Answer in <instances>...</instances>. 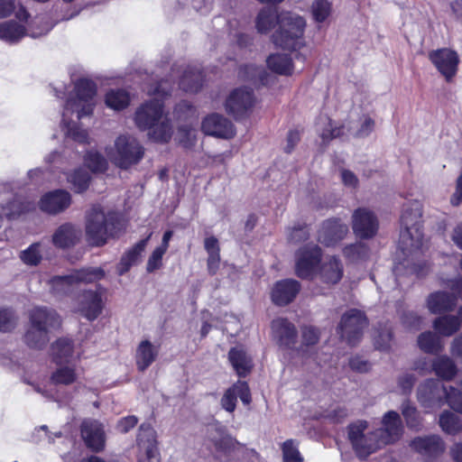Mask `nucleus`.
I'll use <instances>...</instances> for the list:
<instances>
[{
	"label": "nucleus",
	"mask_w": 462,
	"mask_h": 462,
	"mask_svg": "<svg viewBox=\"0 0 462 462\" xmlns=\"http://www.w3.org/2000/svg\"><path fill=\"white\" fill-rule=\"evenodd\" d=\"M106 154L115 165L126 170L143 159L144 149L135 137L121 134L115 140L114 146L106 149Z\"/></svg>",
	"instance_id": "obj_7"
},
{
	"label": "nucleus",
	"mask_w": 462,
	"mask_h": 462,
	"mask_svg": "<svg viewBox=\"0 0 462 462\" xmlns=\"http://www.w3.org/2000/svg\"><path fill=\"white\" fill-rule=\"evenodd\" d=\"M392 332L385 328L374 337L375 347L380 350H388L391 346Z\"/></svg>",
	"instance_id": "obj_57"
},
{
	"label": "nucleus",
	"mask_w": 462,
	"mask_h": 462,
	"mask_svg": "<svg viewBox=\"0 0 462 462\" xmlns=\"http://www.w3.org/2000/svg\"><path fill=\"white\" fill-rule=\"evenodd\" d=\"M275 23L278 24V29L272 35V42L276 47L296 51L304 45L306 21L302 16L291 12H282L277 15L270 8L260 11L256 18V29L259 32H269Z\"/></svg>",
	"instance_id": "obj_1"
},
{
	"label": "nucleus",
	"mask_w": 462,
	"mask_h": 462,
	"mask_svg": "<svg viewBox=\"0 0 462 462\" xmlns=\"http://www.w3.org/2000/svg\"><path fill=\"white\" fill-rule=\"evenodd\" d=\"M383 428L376 430L383 446L397 441L402 435L403 428L401 418L396 411L386 412L382 420Z\"/></svg>",
	"instance_id": "obj_18"
},
{
	"label": "nucleus",
	"mask_w": 462,
	"mask_h": 462,
	"mask_svg": "<svg viewBox=\"0 0 462 462\" xmlns=\"http://www.w3.org/2000/svg\"><path fill=\"white\" fill-rule=\"evenodd\" d=\"M134 123L140 130H148L150 139L168 143L172 136V126L164 113L162 103L154 98L140 106L134 114Z\"/></svg>",
	"instance_id": "obj_3"
},
{
	"label": "nucleus",
	"mask_w": 462,
	"mask_h": 462,
	"mask_svg": "<svg viewBox=\"0 0 462 462\" xmlns=\"http://www.w3.org/2000/svg\"><path fill=\"white\" fill-rule=\"evenodd\" d=\"M71 202L70 195L65 190H55L45 194L40 200V208L48 214L56 215L65 210Z\"/></svg>",
	"instance_id": "obj_23"
},
{
	"label": "nucleus",
	"mask_w": 462,
	"mask_h": 462,
	"mask_svg": "<svg viewBox=\"0 0 462 462\" xmlns=\"http://www.w3.org/2000/svg\"><path fill=\"white\" fill-rule=\"evenodd\" d=\"M89 180V174L82 169L75 171L69 179L77 192H81L87 189L88 187Z\"/></svg>",
	"instance_id": "obj_51"
},
{
	"label": "nucleus",
	"mask_w": 462,
	"mask_h": 462,
	"mask_svg": "<svg viewBox=\"0 0 462 462\" xmlns=\"http://www.w3.org/2000/svg\"><path fill=\"white\" fill-rule=\"evenodd\" d=\"M429 59L447 82H451L458 70L459 56L457 51L442 48L429 53Z\"/></svg>",
	"instance_id": "obj_10"
},
{
	"label": "nucleus",
	"mask_w": 462,
	"mask_h": 462,
	"mask_svg": "<svg viewBox=\"0 0 462 462\" xmlns=\"http://www.w3.org/2000/svg\"><path fill=\"white\" fill-rule=\"evenodd\" d=\"M411 446L417 452L428 456L440 454L445 449L444 442L437 435L416 438L411 441Z\"/></svg>",
	"instance_id": "obj_29"
},
{
	"label": "nucleus",
	"mask_w": 462,
	"mask_h": 462,
	"mask_svg": "<svg viewBox=\"0 0 462 462\" xmlns=\"http://www.w3.org/2000/svg\"><path fill=\"white\" fill-rule=\"evenodd\" d=\"M137 421L135 416L125 417L118 421L117 430L122 433H126L137 424Z\"/></svg>",
	"instance_id": "obj_60"
},
{
	"label": "nucleus",
	"mask_w": 462,
	"mask_h": 462,
	"mask_svg": "<svg viewBox=\"0 0 462 462\" xmlns=\"http://www.w3.org/2000/svg\"><path fill=\"white\" fill-rule=\"evenodd\" d=\"M51 289L53 293L61 295L73 291L78 288L72 273L65 276H55L50 281Z\"/></svg>",
	"instance_id": "obj_40"
},
{
	"label": "nucleus",
	"mask_w": 462,
	"mask_h": 462,
	"mask_svg": "<svg viewBox=\"0 0 462 462\" xmlns=\"http://www.w3.org/2000/svg\"><path fill=\"white\" fill-rule=\"evenodd\" d=\"M38 318L39 316H33L32 326L29 325L24 336L26 344L32 348H42L50 340L51 332L39 327Z\"/></svg>",
	"instance_id": "obj_32"
},
{
	"label": "nucleus",
	"mask_w": 462,
	"mask_h": 462,
	"mask_svg": "<svg viewBox=\"0 0 462 462\" xmlns=\"http://www.w3.org/2000/svg\"><path fill=\"white\" fill-rule=\"evenodd\" d=\"M40 248L41 245L39 243L31 245L28 248L20 253L21 261L26 265H37L42 260Z\"/></svg>",
	"instance_id": "obj_47"
},
{
	"label": "nucleus",
	"mask_w": 462,
	"mask_h": 462,
	"mask_svg": "<svg viewBox=\"0 0 462 462\" xmlns=\"http://www.w3.org/2000/svg\"><path fill=\"white\" fill-rule=\"evenodd\" d=\"M151 237V234L145 238L138 242L134 247L128 250L121 258L117 264L116 271L119 275L125 274L129 271L131 266L134 264L141 254V253L146 247L147 242Z\"/></svg>",
	"instance_id": "obj_33"
},
{
	"label": "nucleus",
	"mask_w": 462,
	"mask_h": 462,
	"mask_svg": "<svg viewBox=\"0 0 462 462\" xmlns=\"http://www.w3.org/2000/svg\"><path fill=\"white\" fill-rule=\"evenodd\" d=\"M283 462H302L303 458L299 451L298 443L288 439L282 446Z\"/></svg>",
	"instance_id": "obj_48"
},
{
	"label": "nucleus",
	"mask_w": 462,
	"mask_h": 462,
	"mask_svg": "<svg viewBox=\"0 0 462 462\" xmlns=\"http://www.w3.org/2000/svg\"><path fill=\"white\" fill-rule=\"evenodd\" d=\"M211 440L217 450H225L231 444V438L222 431L211 434Z\"/></svg>",
	"instance_id": "obj_58"
},
{
	"label": "nucleus",
	"mask_w": 462,
	"mask_h": 462,
	"mask_svg": "<svg viewBox=\"0 0 462 462\" xmlns=\"http://www.w3.org/2000/svg\"><path fill=\"white\" fill-rule=\"evenodd\" d=\"M352 228L356 236L370 238L378 230V221L374 213L366 208H357L352 216Z\"/></svg>",
	"instance_id": "obj_16"
},
{
	"label": "nucleus",
	"mask_w": 462,
	"mask_h": 462,
	"mask_svg": "<svg viewBox=\"0 0 462 462\" xmlns=\"http://www.w3.org/2000/svg\"><path fill=\"white\" fill-rule=\"evenodd\" d=\"M439 426L448 434L455 435L462 429L459 418L450 411H444L439 417Z\"/></svg>",
	"instance_id": "obj_44"
},
{
	"label": "nucleus",
	"mask_w": 462,
	"mask_h": 462,
	"mask_svg": "<svg viewBox=\"0 0 462 462\" xmlns=\"http://www.w3.org/2000/svg\"><path fill=\"white\" fill-rule=\"evenodd\" d=\"M415 378L411 374H404L399 379V386L403 393H408L411 391Z\"/></svg>",
	"instance_id": "obj_64"
},
{
	"label": "nucleus",
	"mask_w": 462,
	"mask_h": 462,
	"mask_svg": "<svg viewBox=\"0 0 462 462\" xmlns=\"http://www.w3.org/2000/svg\"><path fill=\"white\" fill-rule=\"evenodd\" d=\"M427 308L432 314L452 310L457 303V298L444 291L430 293L426 300Z\"/></svg>",
	"instance_id": "obj_28"
},
{
	"label": "nucleus",
	"mask_w": 462,
	"mask_h": 462,
	"mask_svg": "<svg viewBox=\"0 0 462 462\" xmlns=\"http://www.w3.org/2000/svg\"><path fill=\"white\" fill-rule=\"evenodd\" d=\"M16 18L19 19V23L14 20L0 23L1 40L14 43L25 35L37 38L46 34L51 29V25L43 22L41 17H35L28 22L29 14L23 8L18 10Z\"/></svg>",
	"instance_id": "obj_5"
},
{
	"label": "nucleus",
	"mask_w": 462,
	"mask_h": 462,
	"mask_svg": "<svg viewBox=\"0 0 462 462\" xmlns=\"http://www.w3.org/2000/svg\"><path fill=\"white\" fill-rule=\"evenodd\" d=\"M165 253L166 251L160 247H156L153 250L146 263V271L148 273H153L154 271L161 268L162 264V256Z\"/></svg>",
	"instance_id": "obj_54"
},
{
	"label": "nucleus",
	"mask_w": 462,
	"mask_h": 462,
	"mask_svg": "<svg viewBox=\"0 0 462 462\" xmlns=\"http://www.w3.org/2000/svg\"><path fill=\"white\" fill-rule=\"evenodd\" d=\"M85 229L87 240L90 245H103L113 236L115 216L98 206H94L86 214Z\"/></svg>",
	"instance_id": "obj_6"
},
{
	"label": "nucleus",
	"mask_w": 462,
	"mask_h": 462,
	"mask_svg": "<svg viewBox=\"0 0 462 462\" xmlns=\"http://www.w3.org/2000/svg\"><path fill=\"white\" fill-rule=\"evenodd\" d=\"M318 273L324 283L336 284L343 277V263L337 256H329L320 264Z\"/></svg>",
	"instance_id": "obj_24"
},
{
	"label": "nucleus",
	"mask_w": 462,
	"mask_h": 462,
	"mask_svg": "<svg viewBox=\"0 0 462 462\" xmlns=\"http://www.w3.org/2000/svg\"><path fill=\"white\" fill-rule=\"evenodd\" d=\"M432 371L441 379L450 381L457 374V366L449 357L441 356L433 360Z\"/></svg>",
	"instance_id": "obj_36"
},
{
	"label": "nucleus",
	"mask_w": 462,
	"mask_h": 462,
	"mask_svg": "<svg viewBox=\"0 0 462 462\" xmlns=\"http://www.w3.org/2000/svg\"><path fill=\"white\" fill-rule=\"evenodd\" d=\"M81 434L87 446L98 451L104 448L105 435L100 423L96 420H86L81 425Z\"/></svg>",
	"instance_id": "obj_25"
},
{
	"label": "nucleus",
	"mask_w": 462,
	"mask_h": 462,
	"mask_svg": "<svg viewBox=\"0 0 462 462\" xmlns=\"http://www.w3.org/2000/svg\"><path fill=\"white\" fill-rule=\"evenodd\" d=\"M422 206L417 200L405 204L401 217L403 229L400 235V248L411 260L418 259L423 253V235L420 230Z\"/></svg>",
	"instance_id": "obj_4"
},
{
	"label": "nucleus",
	"mask_w": 462,
	"mask_h": 462,
	"mask_svg": "<svg viewBox=\"0 0 462 462\" xmlns=\"http://www.w3.org/2000/svg\"><path fill=\"white\" fill-rule=\"evenodd\" d=\"M341 180L346 187L351 189L356 188L358 184V179L356 178V176L348 170L341 171Z\"/></svg>",
	"instance_id": "obj_62"
},
{
	"label": "nucleus",
	"mask_w": 462,
	"mask_h": 462,
	"mask_svg": "<svg viewBox=\"0 0 462 462\" xmlns=\"http://www.w3.org/2000/svg\"><path fill=\"white\" fill-rule=\"evenodd\" d=\"M237 397L244 404L251 402L250 389L245 382L237 381L225 392L220 401L222 408L228 412H233L236 407Z\"/></svg>",
	"instance_id": "obj_22"
},
{
	"label": "nucleus",
	"mask_w": 462,
	"mask_h": 462,
	"mask_svg": "<svg viewBox=\"0 0 462 462\" xmlns=\"http://www.w3.org/2000/svg\"><path fill=\"white\" fill-rule=\"evenodd\" d=\"M60 366L52 373L51 380L55 384L70 385L74 383L79 374L75 366L59 364Z\"/></svg>",
	"instance_id": "obj_37"
},
{
	"label": "nucleus",
	"mask_w": 462,
	"mask_h": 462,
	"mask_svg": "<svg viewBox=\"0 0 462 462\" xmlns=\"http://www.w3.org/2000/svg\"><path fill=\"white\" fill-rule=\"evenodd\" d=\"M80 238V231L72 224L60 226L52 235V243L56 247L68 248L75 245Z\"/></svg>",
	"instance_id": "obj_27"
},
{
	"label": "nucleus",
	"mask_w": 462,
	"mask_h": 462,
	"mask_svg": "<svg viewBox=\"0 0 462 462\" xmlns=\"http://www.w3.org/2000/svg\"><path fill=\"white\" fill-rule=\"evenodd\" d=\"M348 226L339 219L326 220L318 234V240L325 246H334L345 238Z\"/></svg>",
	"instance_id": "obj_17"
},
{
	"label": "nucleus",
	"mask_w": 462,
	"mask_h": 462,
	"mask_svg": "<svg viewBox=\"0 0 462 462\" xmlns=\"http://www.w3.org/2000/svg\"><path fill=\"white\" fill-rule=\"evenodd\" d=\"M446 402L455 411L462 413V393L450 387L445 392Z\"/></svg>",
	"instance_id": "obj_53"
},
{
	"label": "nucleus",
	"mask_w": 462,
	"mask_h": 462,
	"mask_svg": "<svg viewBox=\"0 0 462 462\" xmlns=\"http://www.w3.org/2000/svg\"><path fill=\"white\" fill-rule=\"evenodd\" d=\"M85 163L93 172L104 171L107 167L106 160L97 152H89L85 157Z\"/></svg>",
	"instance_id": "obj_49"
},
{
	"label": "nucleus",
	"mask_w": 462,
	"mask_h": 462,
	"mask_svg": "<svg viewBox=\"0 0 462 462\" xmlns=\"http://www.w3.org/2000/svg\"><path fill=\"white\" fill-rule=\"evenodd\" d=\"M366 325V318L363 312L357 310H350L342 316L338 332L348 344L355 345L360 340L363 329Z\"/></svg>",
	"instance_id": "obj_9"
},
{
	"label": "nucleus",
	"mask_w": 462,
	"mask_h": 462,
	"mask_svg": "<svg viewBox=\"0 0 462 462\" xmlns=\"http://www.w3.org/2000/svg\"><path fill=\"white\" fill-rule=\"evenodd\" d=\"M254 93L245 88L234 89L225 102V109L235 117H240L251 111L255 105Z\"/></svg>",
	"instance_id": "obj_12"
},
{
	"label": "nucleus",
	"mask_w": 462,
	"mask_h": 462,
	"mask_svg": "<svg viewBox=\"0 0 462 462\" xmlns=\"http://www.w3.org/2000/svg\"><path fill=\"white\" fill-rule=\"evenodd\" d=\"M321 249L316 245H307L296 254L295 273L300 278H310L317 272L321 260Z\"/></svg>",
	"instance_id": "obj_11"
},
{
	"label": "nucleus",
	"mask_w": 462,
	"mask_h": 462,
	"mask_svg": "<svg viewBox=\"0 0 462 462\" xmlns=\"http://www.w3.org/2000/svg\"><path fill=\"white\" fill-rule=\"evenodd\" d=\"M100 290L98 286L95 291H84L77 298L76 310L90 321L95 320L103 310Z\"/></svg>",
	"instance_id": "obj_13"
},
{
	"label": "nucleus",
	"mask_w": 462,
	"mask_h": 462,
	"mask_svg": "<svg viewBox=\"0 0 462 462\" xmlns=\"http://www.w3.org/2000/svg\"><path fill=\"white\" fill-rule=\"evenodd\" d=\"M402 323L411 330H418L420 328L422 319L417 314L409 312L402 317Z\"/></svg>",
	"instance_id": "obj_59"
},
{
	"label": "nucleus",
	"mask_w": 462,
	"mask_h": 462,
	"mask_svg": "<svg viewBox=\"0 0 462 462\" xmlns=\"http://www.w3.org/2000/svg\"><path fill=\"white\" fill-rule=\"evenodd\" d=\"M137 446L139 449V462H159L156 448L155 430L148 424L140 426L137 436Z\"/></svg>",
	"instance_id": "obj_14"
},
{
	"label": "nucleus",
	"mask_w": 462,
	"mask_h": 462,
	"mask_svg": "<svg viewBox=\"0 0 462 462\" xmlns=\"http://www.w3.org/2000/svg\"><path fill=\"white\" fill-rule=\"evenodd\" d=\"M158 348L149 340H143L136 348L135 362L139 371L146 370L156 359Z\"/></svg>",
	"instance_id": "obj_31"
},
{
	"label": "nucleus",
	"mask_w": 462,
	"mask_h": 462,
	"mask_svg": "<svg viewBox=\"0 0 462 462\" xmlns=\"http://www.w3.org/2000/svg\"><path fill=\"white\" fill-rule=\"evenodd\" d=\"M433 328L439 334L449 337L459 329L460 320L456 316H443L434 320Z\"/></svg>",
	"instance_id": "obj_39"
},
{
	"label": "nucleus",
	"mask_w": 462,
	"mask_h": 462,
	"mask_svg": "<svg viewBox=\"0 0 462 462\" xmlns=\"http://www.w3.org/2000/svg\"><path fill=\"white\" fill-rule=\"evenodd\" d=\"M418 346L423 352L429 354H436L443 348L439 337L430 331L423 332L419 336Z\"/></svg>",
	"instance_id": "obj_42"
},
{
	"label": "nucleus",
	"mask_w": 462,
	"mask_h": 462,
	"mask_svg": "<svg viewBox=\"0 0 462 462\" xmlns=\"http://www.w3.org/2000/svg\"><path fill=\"white\" fill-rule=\"evenodd\" d=\"M272 336L276 342L286 348H292L296 342L297 330L288 319L277 318L271 324Z\"/></svg>",
	"instance_id": "obj_20"
},
{
	"label": "nucleus",
	"mask_w": 462,
	"mask_h": 462,
	"mask_svg": "<svg viewBox=\"0 0 462 462\" xmlns=\"http://www.w3.org/2000/svg\"><path fill=\"white\" fill-rule=\"evenodd\" d=\"M177 138L185 147H189L196 141V131L191 127H180Z\"/></svg>",
	"instance_id": "obj_56"
},
{
	"label": "nucleus",
	"mask_w": 462,
	"mask_h": 462,
	"mask_svg": "<svg viewBox=\"0 0 462 462\" xmlns=\"http://www.w3.org/2000/svg\"><path fill=\"white\" fill-rule=\"evenodd\" d=\"M33 316H39V327L47 331L58 328L60 326V319L57 312L46 307H35L29 312L30 325L32 326Z\"/></svg>",
	"instance_id": "obj_30"
},
{
	"label": "nucleus",
	"mask_w": 462,
	"mask_h": 462,
	"mask_svg": "<svg viewBox=\"0 0 462 462\" xmlns=\"http://www.w3.org/2000/svg\"><path fill=\"white\" fill-rule=\"evenodd\" d=\"M179 84L184 91L197 92L202 86L201 71L196 69L185 70Z\"/></svg>",
	"instance_id": "obj_41"
},
{
	"label": "nucleus",
	"mask_w": 462,
	"mask_h": 462,
	"mask_svg": "<svg viewBox=\"0 0 462 462\" xmlns=\"http://www.w3.org/2000/svg\"><path fill=\"white\" fill-rule=\"evenodd\" d=\"M300 139V134L297 130H291L286 138L287 144L284 148L286 152H291Z\"/></svg>",
	"instance_id": "obj_63"
},
{
	"label": "nucleus",
	"mask_w": 462,
	"mask_h": 462,
	"mask_svg": "<svg viewBox=\"0 0 462 462\" xmlns=\"http://www.w3.org/2000/svg\"><path fill=\"white\" fill-rule=\"evenodd\" d=\"M300 290V284L295 280L285 279L279 281L272 290V300L275 305L285 306L296 298Z\"/></svg>",
	"instance_id": "obj_21"
},
{
	"label": "nucleus",
	"mask_w": 462,
	"mask_h": 462,
	"mask_svg": "<svg viewBox=\"0 0 462 462\" xmlns=\"http://www.w3.org/2000/svg\"><path fill=\"white\" fill-rule=\"evenodd\" d=\"M228 361L240 377L246 376L253 368V360L250 355L241 346L232 347L228 352Z\"/></svg>",
	"instance_id": "obj_26"
},
{
	"label": "nucleus",
	"mask_w": 462,
	"mask_h": 462,
	"mask_svg": "<svg viewBox=\"0 0 462 462\" xmlns=\"http://www.w3.org/2000/svg\"><path fill=\"white\" fill-rule=\"evenodd\" d=\"M53 360L57 364H68L73 357L74 346L70 340L60 338L51 346Z\"/></svg>",
	"instance_id": "obj_34"
},
{
	"label": "nucleus",
	"mask_w": 462,
	"mask_h": 462,
	"mask_svg": "<svg viewBox=\"0 0 462 462\" xmlns=\"http://www.w3.org/2000/svg\"><path fill=\"white\" fill-rule=\"evenodd\" d=\"M319 339L318 330L312 327H305L302 328L301 346L297 349L298 353L301 356L305 355L304 346H314Z\"/></svg>",
	"instance_id": "obj_50"
},
{
	"label": "nucleus",
	"mask_w": 462,
	"mask_h": 462,
	"mask_svg": "<svg viewBox=\"0 0 462 462\" xmlns=\"http://www.w3.org/2000/svg\"><path fill=\"white\" fill-rule=\"evenodd\" d=\"M106 105L114 109L121 110L125 108L130 103L129 94L123 89L110 90L106 95Z\"/></svg>",
	"instance_id": "obj_43"
},
{
	"label": "nucleus",
	"mask_w": 462,
	"mask_h": 462,
	"mask_svg": "<svg viewBox=\"0 0 462 462\" xmlns=\"http://www.w3.org/2000/svg\"><path fill=\"white\" fill-rule=\"evenodd\" d=\"M402 413L409 428L418 430L420 427V420L416 409L410 403L405 402L402 406Z\"/></svg>",
	"instance_id": "obj_52"
},
{
	"label": "nucleus",
	"mask_w": 462,
	"mask_h": 462,
	"mask_svg": "<svg viewBox=\"0 0 462 462\" xmlns=\"http://www.w3.org/2000/svg\"><path fill=\"white\" fill-rule=\"evenodd\" d=\"M16 318L9 310L0 309V331H10L15 327Z\"/></svg>",
	"instance_id": "obj_55"
},
{
	"label": "nucleus",
	"mask_w": 462,
	"mask_h": 462,
	"mask_svg": "<svg viewBox=\"0 0 462 462\" xmlns=\"http://www.w3.org/2000/svg\"><path fill=\"white\" fill-rule=\"evenodd\" d=\"M74 280L79 286L81 283L97 282L106 276V272L101 267H86L72 272Z\"/></svg>",
	"instance_id": "obj_38"
},
{
	"label": "nucleus",
	"mask_w": 462,
	"mask_h": 462,
	"mask_svg": "<svg viewBox=\"0 0 462 462\" xmlns=\"http://www.w3.org/2000/svg\"><path fill=\"white\" fill-rule=\"evenodd\" d=\"M369 250L363 243L349 245L343 249L344 256L350 262H358L367 257Z\"/></svg>",
	"instance_id": "obj_45"
},
{
	"label": "nucleus",
	"mask_w": 462,
	"mask_h": 462,
	"mask_svg": "<svg viewBox=\"0 0 462 462\" xmlns=\"http://www.w3.org/2000/svg\"><path fill=\"white\" fill-rule=\"evenodd\" d=\"M268 68L281 75H291L293 71V65L291 59L289 55L286 54H272L267 60Z\"/></svg>",
	"instance_id": "obj_35"
},
{
	"label": "nucleus",
	"mask_w": 462,
	"mask_h": 462,
	"mask_svg": "<svg viewBox=\"0 0 462 462\" xmlns=\"http://www.w3.org/2000/svg\"><path fill=\"white\" fill-rule=\"evenodd\" d=\"M452 206H459L462 203V172L459 174L456 180V189L450 198Z\"/></svg>",
	"instance_id": "obj_61"
},
{
	"label": "nucleus",
	"mask_w": 462,
	"mask_h": 462,
	"mask_svg": "<svg viewBox=\"0 0 462 462\" xmlns=\"http://www.w3.org/2000/svg\"><path fill=\"white\" fill-rule=\"evenodd\" d=\"M201 130L207 135L221 139H231L236 135L233 123L217 113L208 115L203 119Z\"/></svg>",
	"instance_id": "obj_15"
},
{
	"label": "nucleus",
	"mask_w": 462,
	"mask_h": 462,
	"mask_svg": "<svg viewBox=\"0 0 462 462\" xmlns=\"http://www.w3.org/2000/svg\"><path fill=\"white\" fill-rule=\"evenodd\" d=\"M96 85L91 80L81 79L75 84L74 95L67 100L62 113L63 130L67 137L79 143L88 141V133L77 127L75 124L71 125L68 120L74 114L79 120L92 115L96 105Z\"/></svg>",
	"instance_id": "obj_2"
},
{
	"label": "nucleus",
	"mask_w": 462,
	"mask_h": 462,
	"mask_svg": "<svg viewBox=\"0 0 462 462\" xmlns=\"http://www.w3.org/2000/svg\"><path fill=\"white\" fill-rule=\"evenodd\" d=\"M367 428L366 420H357L348 426V439L357 457L363 459L383 446L376 431L365 434Z\"/></svg>",
	"instance_id": "obj_8"
},
{
	"label": "nucleus",
	"mask_w": 462,
	"mask_h": 462,
	"mask_svg": "<svg viewBox=\"0 0 462 462\" xmlns=\"http://www.w3.org/2000/svg\"><path fill=\"white\" fill-rule=\"evenodd\" d=\"M331 3L328 0H314L311 5V14L318 23L324 22L331 14Z\"/></svg>",
	"instance_id": "obj_46"
},
{
	"label": "nucleus",
	"mask_w": 462,
	"mask_h": 462,
	"mask_svg": "<svg viewBox=\"0 0 462 462\" xmlns=\"http://www.w3.org/2000/svg\"><path fill=\"white\" fill-rule=\"evenodd\" d=\"M446 388L439 381L435 379L427 380L418 389V399L422 406L426 408H440L443 404L442 393L445 394Z\"/></svg>",
	"instance_id": "obj_19"
}]
</instances>
